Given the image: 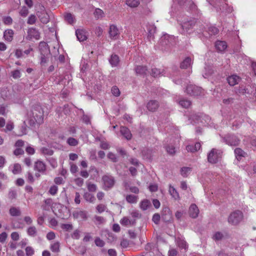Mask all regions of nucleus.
Here are the masks:
<instances>
[{"label":"nucleus","instance_id":"338daca9","mask_svg":"<svg viewBox=\"0 0 256 256\" xmlns=\"http://www.w3.org/2000/svg\"><path fill=\"white\" fill-rule=\"evenodd\" d=\"M26 180L27 182L30 184H33L34 182V178L33 175L30 172H27Z\"/></svg>","mask_w":256,"mask_h":256},{"label":"nucleus","instance_id":"4be33fe9","mask_svg":"<svg viewBox=\"0 0 256 256\" xmlns=\"http://www.w3.org/2000/svg\"><path fill=\"white\" fill-rule=\"evenodd\" d=\"M216 50L220 52H224L228 47L227 44L225 41L217 40L215 44Z\"/></svg>","mask_w":256,"mask_h":256},{"label":"nucleus","instance_id":"7ed1b4c3","mask_svg":"<svg viewBox=\"0 0 256 256\" xmlns=\"http://www.w3.org/2000/svg\"><path fill=\"white\" fill-rule=\"evenodd\" d=\"M198 23L197 19L193 18H187L182 21L180 24L182 28V33L190 34L192 30Z\"/></svg>","mask_w":256,"mask_h":256},{"label":"nucleus","instance_id":"ea45409f","mask_svg":"<svg viewBox=\"0 0 256 256\" xmlns=\"http://www.w3.org/2000/svg\"><path fill=\"white\" fill-rule=\"evenodd\" d=\"M64 20L69 24H72L74 22V18L70 13H66L64 16Z\"/></svg>","mask_w":256,"mask_h":256},{"label":"nucleus","instance_id":"6e6d98bb","mask_svg":"<svg viewBox=\"0 0 256 256\" xmlns=\"http://www.w3.org/2000/svg\"><path fill=\"white\" fill-rule=\"evenodd\" d=\"M50 249L53 252H58L60 251V243L56 242L50 246Z\"/></svg>","mask_w":256,"mask_h":256},{"label":"nucleus","instance_id":"1a4fd4ad","mask_svg":"<svg viewBox=\"0 0 256 256\" xmlns=\"http://www.w3.org/2000/svg\"><path fill=\"white\" fill-rule=\"evenodd\" d=\"M161 218L165 222H171L173 220L172 211L168 206L162 207L161 212Z\"/></svg>","mask_w":256,"mask_h":256},{"label":"nucleus","instance_id":"a878e982","mask_svg":"<svg viewBox=\"0 0 256 256\" xmlns=\"http://www.w3.org/2000/svg\"><path fill=\"white\" fill-rule=\"evenodd\" d=\"M236 158L238 160H241L242 158L245 157L246 155V153L244 152L242 148H235L234 151Z\"/></svg>","mask_w":256,"mask_h":256},{"label":"nucleus","instance_id":"f03ea898","mask_svg":"<svg viewBox=\"0 0 256 256\" xmlns=\"http://www.w3.org/2000/svg\"><path fill=\"white\" fill-rule=\"evenodd\" d=\"M184 92L190 96L194 97H202L205 95L203 88L194 84L188 85Z\"/></svg>","mask_w":256,"mask_h":256},{"label":"nucleus","instance_id":"aec40b11","mask_svg":"<svg viewBox=\"0 0 256 256\" xmlns=\"http://www.w3.org/2000/svg\"><path fill=\"white\" fill-rule=\"evenodd\" d=\"M135 72L137 74L145 76L148 70L147 66H136L134 68Z\"/></svg>","mask_w":256,"mask_h":256},{"label":"nucleus","instance_id":"4d7b16f0","mask_svg":"<svg viewBox=\"0 0 256 256\" xmlns=\"http://www.w3.org/2000/svg\"><path fill=\"white\" fill-rule=\"evenodd\" d=\"M67 142L71 146H76L78 144V141L73 138H69L67 140Z\"/></svg>","mask_w":256,"mask_h":256},{"label":"nucleus","instance_id":"5fc2aeb1","mask_svg":"<svg viewBox=\"0 0 256 256\" xmlns=\"http://www.w3.org/2000/svg\"><path fill=\"white\" fill-rule=\"evenodd\" d=\"M2 21L6 25H10L12 23V19L10 16H4L2 18Z\"/></svg>","mask_w":256,"mask_h":256},{"label":"nucleus","instance_id":"c756f323","mask_svg":"<svg viewBox=\"0 0 256 256\" xmlns=\"http://www.w3.org/2000/svg\"><path fill=\"white\" fill-rule=\"evenodd\" d=\"M9 212L10 216H18L21 214V212L18 208L11 207Z\"/></svg>","mask_w":256,"mask_h":256},{"label":"nucleus","instance_id":"6ab92c4d","mask_svg":"<svg viewBox=\"0 0 256 256\" xmlns=\"http://www.w3.org/2000/svg\"><path fill=\"white\" fill-rule=\"evenodd\" d=\"M120 132L121 134L127 140H130L132 138V134L130 130L126 126H121Z\"/></svg>","mask_w":256,"mask_h":256},{"label":"nucleus","instance_id":"2f4dec72","mask_svg":"<svg viewBox=\"0 0 256 256\" xmlns=\"http://www.w3.org/2000/svg\"><path fill=\"white\" fill-rule=\"evenodd\" d=\"M126 200L130 204H134L138 201V196L132 194H128L126 198Z\"/></svg>","mask_w":256,"mask_h":256},{"label":"nucleus","instance_id":"f3484780","mask_svg":"<svg viewBox=\"0 0 256 256\" xmlns=\"http://www.w3.org/2000/svg\"><path fill=\"white\" fill-rule=\"evenodd\" d=\"M76 34L80 42H84L87 39L86 32L84 30L78 29L76 30Z\"/></svg>","mask_w":256,"mask_h":256},{"label":"nucleus","instance_id":"412c9836","mask_svg":"<svg viewBox=\"0 0 256 256\" xmlns=\"http://www.w3.org/2000/svg\"><path fill=\"white\" fill-rule=\"evenodd\" d=\"M38 17L42 24H46L50 21V16L45 10L40 12Z\"/></svg>","mask_w":256,"mask_h":256},{"label":"nucleus","instance_id":"f257e3e1","mask_svg":"<svg viewBox=\"0 0 256 256\" xmlns=\"http://www.w3.org/2000/svg\"><path fill=\"white\" fill-rule=\"evenodd\" d=\"M223 151L222 150L212 148L207 156L208 162L212 164H217L222 160Z\"/></svg>","mask_w":256,"mask_h":256},{"label":"nucleus","instance_id":"58836bf2","mask_svg":"<svg viewBox=\"0 0 256 256\" xmlns=\"http://www.w3.org/2000/svg\"><path fill=\"white\" fill-rule=\"evenodd\" d=\"M94 14L95 18L97 19L102 18L104 16V13L103 11L100 8H96L94 12Z\"/></svg>","mask_w":256,"mask_h":256},{"label":"nucleus","instance_id":"a211bd4d","mask_svg":"<svg viewBox=\"0 0 256 256\" xmlns=\"http://www.w3.org/2000/svg\"><path fill=\"white\" fill-rule=\"evenodd\" d=\"M14 32L12 30L8 29L4 32V38L5 40L8 42H11L13 40Z\"/></svg>","mask_w":256,"mask_h":256},{"label":"nucleus","instance_id":"0eeeda50","mask_svg":"<svg viewBox=\"0 0 256 256\" xmlns=\"http://www.w3.org/2000/svg\"><path fill=\"white\" fill-rule=\"evenodd\" d=\"M102 181L104 184V189L106 190L111 189L115 184V180L112 176L104 175L102 177Z\"/></svg>","mask_w":256,"mask_h":256},{"label":"nucleus","instance_id":"473e14b6","mask_svg":"<svg viewBox=\"0 0 256 256\" xmlns=\"http://www.w3.org/2000/svg\"><path fill=\"white\" fill-rule=\"evenodd\" d=\"M84 198L86 200L90 202H93L96 200L94 196L88 192H86L84 194Z\"/></svg>","mask_w":256,"mask_h":256},{"label":"nucleus","instance_id":"e433bc0d","mask_svg":"<svg viewBox=\"0 0 256 256\" xmlns=\"http://www.w3.org/2000/svg\"><path fill=\"white\" fill-rule=\"evenodd\" d=\"M224 238V236L220 232H217L213 235L212 238L215 241H220L222 240Z\"/></svg>","mask_w":256,"mask_h":256},{"label":"nucleus","instance_id":"a19ab883","mask_svg":"<svg viewBox=\"0 0 256 256\" xmlns=\"http://www.w3.org/2000/svg\"><path fill=\"white\" fill-rule=\"evenodd\" d=\"M142 154L143 156L145 158L148 159V160L151 159V157H152V156H151L152 151H151V150H148V149L143 150H142Z\"/></svg>","mask_w":256,"mask_h":256},{"label":"nucleus","instance_id":"f8f14e48","mask_svg":"<svg viewBox=\"0 0 256 256\" xmlns=\"http://www.w3.org/2000/svg\"><path fill=\"white\" fill-rule=\"evenodd\" d=\"M146 107L150 112H156L160 107L159 102L155 100H150L146 104Z\"/></svg>","mask_w":256,"mask_h":256},{"label":"nucleus","instance_id":"7c9ffc66","mask_svg":"<svg viewBox=\"0 0 256 256\" xmlns=\"http://www.w3.org/2000/svg\"><path fill=\"white\" fill-rule=\"evenodd\" d=\"M151 206L150 202L148 200H144L140 203V208L143 210H147Z\"/></svg>","mask_w":256,"mask_h":256},{"label":"nucleus","instance_id":"774afa93","mask_svg":"<svg viewBox=\"0 0 256 256\" xmlns=\"http://www.w3.org/2000/svg\"><path fill=\"white\" fill-rule=\"evenodd\" d=\"M108 158L110 159L112 162H116L118 161V160L115 154L112 152H109L108 154Z\"/></svg>","mask_w":256,"mask_h":256},{"label":"nucleus","instance_id":"72a5a7b5","mask_svg":"<svg viewBox=\"0 0 256 256\" xmlns=\"http://www.w3.org/2000/svg\"><path fill=\"white\" fill-rule=\"evenodd\" d=\"M188 8L191 12L196 14L198 11L196 5L192 0L188 1Z\"/></svg>","mask_w":256,"mask_h":256},{"label":"nucleus","instance_id":"79ce46f5","mask_svg":"<svg viewBox=\"0 0 256 256\" xmlns=\"http://www.w3.org/2000/svg\"><path fill=\"white\" fill-rule=\"evenodd\" d=\"M22 168L19 164H14L13 166L12 172L14 174H16L21 172Z\"/></svg>","mask_w":256,"mask_h":256},{"label":"nucleus","instance_id":"de8ad7c7","mask_svg":"<svg viewBox=\"0 0 256 256\" xmlns=\"http://www.w3.org/2000/svg\"><path fill=\"white\" fill-rule=\"evenodd\" d=\"M162 72H162L160 69H158L156 68H152L151 75L154 77H157L160 76V74L162 73Z\"/></svg>","mask_w":256,"mask_h":256},{"label":"nucleus","instance_id":"603ef678","mask_svg":"<svg viewBox=\"0 0 256 256\" xmlns=\"http://www.w3.org/2000/svg\"><path fill=\"white\" fill-rule=\"evenodd\" d=\"M61 228L66 231H70L73 229L72 224H62L60 226Z\"/></svg>","mask_w":256,"mask_h":256},{"label":"nucleus","instance_id":"680f3d73","mask_svg":"<svg viewBox=\"0 0 256 256\" xmlns=\"http://www.w3.org/2000/svg\"><path fill=\"white\" fill-rule=\"evenodd\" d=\"M28 14V10L25 6H23L20 12V14L23 17H26Z\"/></svg>","mask_w":256,"mask_h":256},{"label":"nucleus","instance_id":"c9c22d12","mask_svg":"<svg viewBox=\"0 0 256 256\" xmlns=\"http://www.w3.org/2000/svg\"><path fill=\"white\" fill-rule=\"evenodd\" d=\"M126 4L132 8H136L140 4L138 0H126Z\"/></svg>","mask_w":256,"mask_h":256},{"label":"nucleus","instance_id":"0e129e2a","mask_svg":"<svg viewBox=\"0 0 256 256\" xmlns=\"http://www.w3.org/2000/svg\"><path fill=\"white\" fill-rule=\"evenodd\" d=\"M58 190V186L55 185H53L52 186H50V188L48 192L50 194L54 196L57 193Z\"/></svg>","mask_w":256,"mask_h":256},{"label":"nucleus","instance_id":"49530a36","mask_svg":"<svg viewBox=\"0 0 256 256\" xmlns=\"http://www.w3.org/2000/svg\"><path fill=\"white\" fill-rule=\"evenodd\" d=\"M27 232L29 236H34L36 234V229L34 226H30L28 228Z\"/></svg>","mask_w":256,"mask_h":256},{"label":"nucleus","instance_id":"c03bdc74","mask_svg":"<svg viewBox=\"0 0 256 256\" xmlns=\"http://www.w3.org/2000/svg\"><path fill=\"white\" fill-rule=\"evenodd\" d=\"M208 32L210 36L216 35L218 33L219 30L216 26H212L208 28Z\"/></svg>","mask_w":256,"mask_h":256},{"label":"nucleus","instance_id":"4468645a","mask_svg":"<svg viewBox=\"0 0 256 256\" xmlns=\"http://www.w3.org/2000/svg\"><path fill=\"white\" fill-rule=\"evenodd\" d=\"M148 30V38L149 40L154 38V34L156 32V27L153 24H146Z\"/></svg>","mask_w":256,"mask_h":256},{"label":"nucleus","instance_id":"dca6fc26","mask_svg":"<svg viewBox=\"0 0 256 256\" xmlns=\"http://www.w3.org/2000/svg\"><path fill=\"white\" fill-rule=\"evenodd\" d=\"M108 61L112 66L116 67L118 66L120 64V57L116 54H112L108 59Z\"/></svg>","mask_w":256,"mask_h":256},{"label":"nucleus","instance_id":"4c0bfd02","mask_svg":"<svg viewBox=\"0 0 256 256\" xmlns=\"http://www.w3.org/2000/svg\"><path fill=\"white\" fill-rule=\"evenodd\" d=\"M89 172L93 173V174L91 176V177L92 178H98V172L94 166H91L90 167Z\"/></svg>","mask_w":256,"mask_h":256},{"label":"nucleus","instance_id":"864d4df0","mask_svg":"<svg viewBox=\"0 0 256 256\" xmlns=\"http://www.w3.org/2000/svg\"><path fill=\"white\" fill-rule=\"evenodd\" d=\"M160 218L159 214L156 213L152 216V220L155 224H158L160 223Z\"/></svg>","mask_w":256,"mask_h":256},{"label":"nucleus","instance_id":"c85d7f7f","mask_svg":"<svg viewBox=\"0 0 256 256\" xmlns=\"http://www.w3.org/2000/svg\"><path fill=\"white\" fill-rule=\"evenodd\" d=\"M246 91L247 89L246 86L243 85L234 88V92L236 94L238 95L244 94L246 93Z\"/></svg>","mask_w":256,"mask_h":256},{"label":"nucleus","instance_id":"423d86ee","mask_svg":"<svg viewBox=\"0 0 256 256\" xmlns=\"http://www.w3.org/2000/svg\"><path fill=\"white\" fill-rule=\"evenodd\" d=\"M222 138L223 142L230 146H238L240 142V139L234 134H228L224 136H222Z\"/></svg>","mask_w":256,"mask_h":256},{"label":"nucleus","instance_id":"2eb2a0df","mask_svg":"<svg viewBox=\"0 0 256 256\" xmlns=\"http://www.w3.org/2000/svg\"><path fill=\"white\" fill-rule=\"evenodd\" d=\"M188 214L190 216L194 218L198 216L199 210L196 204H192L190 205L189 208Z\"/></svg>","mask_w":256,"mask_h":256},{"label":"nucleus","instance_id":"bb28decb","mask_svg":"<svg viewBox=\"0 0 256 256\" xmlns=\"http://www.w3.org/2000/svg\"><path fill=\"white\" fill-rule=\"evenodd\" d=\"M192 64V59L188 56L180 63V68L182 69H186Z\"/></svg>","mask_w":256,"mask_h":256},{"label":"nucleus","instance_id":"6e6552de","mask_svg":"<svg viewBox=\"0 0 256 256\" xmlns=\"http://www.w3.org/2000/svg\"><path fill=\"white\" fill-rule=\"evenodd\" d=\"M32 117L38 124H42L44 121V117L42 108L40 107L34 108L32 110Z\"/></svg>","mask_w":256,"mask_h":256},{"label":"nucleus","instance_id":"cd10ccee","mask_svg":"<svg viewBox=\"0 0 256 256\" xmlns=\"http://www.w3.org/2000/svg\"><path fill=\"white\" fill-rule=\"evenodd\" d=\"M179 104L184 108H188L192 104V102L186 98H181L178 101Z\"/></svg>","mask_w":256,"mask_h":256},{"label":"nucleus","instance_id":"37998d69","mask_svg":"<svg viewBox=\"0 0 256 256\" xmlns=\"http://www.w3.org/2000/svg\"><path fill=\"white\" fill-rule=\"evenodd\" d=\"M41 152L44 154L48 156H52L54 154V150L52 149L48 148L46 147H43L40 150Z\"/></svg>","mask_w":256,"mask_h":256},{"label":"nucleus","instance_id":"09e8293b","mask_svg":"<svg viewBox=\"0 0 256 256\" xmlns=\"http://www.w3.org/2000/svg\"><path fill=\"white\" fill-rule=\"evenodd\" d=\"M111 92L112 94L115 96H118L120 94L119 88L116 86H114L112 88Z\"/></svg>","mask_w":256,"mask_h":256},{"label":"nucleus","instance_id":"5701e85b","mask_svg":"<svg viewBox=\"0 0 256 256\" xmlns=\"http://www.w3.org/2000/svg\"><path fill=\"white\" fill-rule=\"evenodd\" d=\"M28 33L30 38H34L36 40L40 38V33L36 28H29Z\"/></svg>","mask_w":256,"mask_h":256},{"label":"nucleus","instance_id":"9b49d317","mask_svg":"<svg viewBox=\"0 0 256 256\" xmlns=\"http://www.w3.org/2000/svg\"><path fill=\"white\" fill-rule=\"evenodd\" d=\"M40 55H51L50 48L48 44L44 42H40L38 45Z\"/></svg>","mask_w":256,"mask_h":256},{"label":"nucleus","instance_id":"39448f33","mask_svg":"<svg viewBox=\"0 0 256 256\" xmlns=\"http://www.w3.org/2000/svg\"><path fill=\"white\" fill-rule=\"evenodd\" d=\"M244 214L240 210H236L231 212L228 217L229 224L236 226L238 225L243 220Z\"/></svg>","mask_w":256,"mask_h":256},{"label":"nucleus","instance_id":"052dcab7","mask_svg":"<svg viewBox=\"0 0 256 256\" xmlns=\"http://www.w3.org/2000/svg\"><path fill=\"white\" fill-rule=\"evenodd\" d=\"M17 194L15 190H10L8 194V198L10 200L15 199L16 198Z\"/></svg>","mask_w":256,"mask_h":256},{"label":"nucleus","instance_id":"20e7f679","mask_svg":"<svg viewBox=\"0 0 256 256\" xmlns=\"http://www.w3.org/2000/svg\"><path fill=\"white\" fill-rule=\"evenodd\" d=\"M175 43V37L168 34H164L160 38L159 45L163 50L168 49Z\"/></svg>","mask_w":256,"mask_h":256},{"label":"nucleus","instance_id":"69168bd1","mask_svg":"<svg viewBox=\"0 0 256 256\" xmlns=\"http://www.w3.org/2000/svg\"><path fill=\"white\" fill-rule=\"evenodd\" d=\"M178 246L181 248L186 249L188 248L186 242L184 240H180L178 242Z\"/></svg>","mask_w":256,"mask_h":256},{"label":"nucleus","instance_id":"b1692460","mask_svg":"<svg viewBox=\"0 0 256 256\" xmlns=\"http://www.w3.org/2000/svg\"><path fill=\"white\" fill-rule=\"evenodd\" d=\"M72 215L74 218H80L82 220H86L87 218V213L84 210L74 211Z\"/></svg>","mask_w":256,"mask_h":256},{"label":"nucleus","instance_id":"f704fd0d","mask_svg":"<svg viewBox=\"0 0 256 256\" xmlns=\"http://www.w3.org/2000/svg\"><path fill=\"white\" fill-rule=\"evenodd\" d=\"M169 192L174 199L176 200L179 198V195L176 190L170 185L169 188Z\"/></svg>","mask_w":256,"mask_h":256},{"label":"nucleus","instance_id":"393cba45","mask_svg":"<svg viewBox=\"0 0 256 256\" xmlns=\"http://www.w3.org/2000/svg\"><path fill=\"white\" fill-rule=\"evenodd\" d=\"M240 79V78L236 75H232L227 78V80L230 86H234L237 84Z\"/></svg>","mask_w":256,"mask_h":256},{"label":"nucleus","instance_id":"a18cd8bd","mask_svg":"<svg viewBox=\"0 0 256 256\" xmlns=\"http://www.w3.org/2000/svg\"><path fill=\"white\" fill-rule=\"evenodd\" d=\"M192 168L189 167H182L180 170L181 174L184 177H187L188 173L191 171Z\"/></svg>","mask_w":256,"mask_h":256},{"label":"nucleus","instance_id":"9d476101","mask_svg":"<svg viewBox=\"0 0 256 256\" xmlns=\"http://www.w3.org/2000/svg\"><path fill=\"white\" fill-rule=\"evenodd\" d=\"M34 169L42 174H46V165L43 161L38 160L34 162Z\"/></svg>","mask_w":256,"mask_h":256},{"label":"nucleus","instance_id":"13d9d810","mask_svg":"<svg viewBox=\"0 0 256 256\" xmlns=\"http://www.w3.org/2000/svg\"><path fill=\"white\" fill-rule=\"evenodd\" d=\"M95 244L96 246L99 247H103L104 246L105 242L104 240H101L100 238L97 237L94 240Z\"/></svg>","mask_w":256,"mask_h":256},{"label":"nucleus","instance_id":"ddd939ff","mask_svg":"<svg viewBox=\"0 0 256 256\" xmlns=\"http://www.w3.org/2000/svg\"><path fill=\"white\" fill-rule=\"evenodd\" d=\"M110 37L112 40H116L120 36V32L116 25L112 24L110 26L108 30Z\"/></svg>","mask_w":256,"mask_h":256},{"label":"nucleus","instance_id":"3c124183","mask_svg":"<svg viewBox=\"0 0 256 256\" xmlns=\"http://www.w3.org/2000/svg\"><path fill=\"white\" fill-rule=\"evenodd\" d=\"M166 149L168 153L170 155H174L176 153L175 148L173 146L168 145L166 146Z\"/></svg>","mask_w":256,"mask_h":256},{"label":"nucleus","instance_id":"8fccbe9b","mask_svg":"<svg viewBox=\"0 0 256 256\" xmlns=\"http://www.w3.org/2000/svg\"><path fill=\"white\" fill-rule=\"evenodd\" d=\"M50 55H40V64L42 66L44 65L48 61L49 56Z\"/></svg>","mask_w":256,"mask_h":256},{"label":"nucleus","instance_id":"e2e57ef3","mask_svg":"<svg viewBox=\"0 0 256 256\" xmlns=\"http://www.w3.org/2000/svg\"><path fill=\"white\" fill-rule=\"evenodd\" d=\"M46 160L48 162L50 165L53 168H55L57 166V162L56 160L53 158H47Z\"/></svg>","mask_w":256,"mask_h":256},{"label":"nucleus","instance_id":"bf43d9fd","mask_svg":"<svg viewBox=\"0 0 256 256\" xmlns=\"http://www.w3.org/2000/svg\"><path fill=\"white\" fill-rule=\"evenodd\" d=\"M25 250L26 256H32L34 254V251L32 246H28L26 247Z\"/></svg>","mask_w":256,"mask_h":256}]
</instances>
